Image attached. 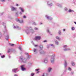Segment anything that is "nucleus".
<instances>
[{
  "mask_svg": "<svg viewBox=\"0 0 76 76\" xmlns=\"http://www.w3.org/2000/svg\"><path fill=\"white\" fill-rule=\"evenodd\" d=\"M1 53H0V56H1Z\"/></svg>",
  "mask_w": 76,
  "mask_h": 76,
  "instance_id": "obj_59",
  "label": "nucleus"
},
{
  "mask_svg": "<svg viewBox=\"0 0 76 76\" xmlns=\"http://www.w3.org/2000/svg\"><path fill=\"white\" fill-rule=\"evenodd\" d=\"M3 15V14H1V15Z\"/></svg>",
  "mask_w": 76,
  "mask_h": 76,
  "instance_id": "obj_63",
  "label": "nucleus"
},
{
  "mask_svg": "<svg viewBox=\"0 0 76 76\" xmlns=\"http://www.w3.org/2000/svg\"><path fill=\"white\" fill-rule=\"evenodd\" d=\"M47 4L48 6H53V5L52 3L51 2V1H48Z\"/></svg>",
  "mask_w": 76,
  "mask_h": 76,
  "instance_id": "obj_5",
  "label": "nucleus"
},
{
  "mask_svg": "<svg viewBox=\"0 0 76 76\" xmlns=\"http://www.w3.org/2000/svg\"><path fill=\"white\" fill-rule=\"evenodd\" d=\"M71 29L72 31H73L74 30H75V28L74 27H72L71 28Z\"/></svg>",
  "mask_w": 76,
  "mask_h": 76,
  "instance_id": "obj_21",
  "label": "nucleus"
},
{
  "mask_svg": "<svg viewBox=\"0 0 76 76\" xmlns=\"http://www.w3.org/2000/svg\"><path fill=\"white\" fill-rule=\"evenodd\" d=\"M0 1H2V2H4V1H5V0H0Z\"/></svg>",
  "mask_w": 76,
  "mask_h": 76,
  "instance_id": "obj_39",
  "label": "nucleus"
},
{
  "mask_svg": "<svg viewBox=\"0 0 76 76\" xmlns=\"http://www.w3.org/2000/svg\"><path fill=\"white\" fill-rule=\"evenodd\" d=\"M17 22H20V20L19 19H17Z\"/></svg>",
  "mask_w": 76,
  "mask_h": 76,
  "instance_id": "obj_37",
  "label": "nucleus"
},
{
  "mask_svg": "<svg viewBox=\"0 0 76 76\" xmlns=\"http://www.w3.org/2000/svg\"><path fill=\"white\" fill-rule=\"evenodd\" d=\"M11 9L12 11H15L17 9V8L16 7H15L13 6H11Z\"/></svg>",
  "mask_w": 76,
  "mask_h": 76,
  "instance_id": "obj_8",
  "label": "nucleus"
},
{
  "mask_svg": "<svg viewBox=\"0 0 76 76\" xmlns=\"http://www.w3.org/2000/svg\"><path fill=\"white\" fill-rule=\"evenodd\" d=\"M71 73H72V74H73L74 73V72H73V71H72V72H71Z\"/></svg>",
  "mask_w": 76,
  "mask_h": 76,
  "instance_id": "obj_47",
  "label": "nucleus"
},
{
  "mask_svg": "<svg viewBox=\"0 0 76 76\" xmlns=\"http://www.w3.org/2000/svg\"><path fill=\"white\" fill-rule=\"evenodd\" d=\"M74 53H75V54H76V52H74Z\"/></svg>",
  "mask_w": 76,
  "mask_h": 76,
  "instance_id": "obj_60",
  "label": "nucleus"
},
{
  "mask_svg": "<svg viewBox=\"0 0 76 76\" xmlns=\"http://www.w3.org/2000/svg\"><path fill=\"white\" fill-rule=\"evenodd\" d=\"M16 6H19V5H18V4H16Z\"/></svg>",
  "mask_w": 76,
  "mask_h": 76,
  "instance_id": "obj_48",
  "label": "nucleus"
},
{
  "mask_svg": "<svg viewBox=\"0 0 76 76\" xmlns=\"http://www.w3.org/2000/svg\"><path fill=\"white\" fill-rule=\"evenodd\" d=\"M64 10L65 11H67L68 10V9L66 7H65L64 8Z\"/></svg>",
  "mask_w": 76,
  "mask_h": 76,
  "instance_id": "obj_29",
  "label": "nucleus"
},
{
  "mask_svg": "<svg viewBox=\"0 0 76 76\" xmlns=\"http://www.w3.org/2000/svg\"><path fill=\"white\" fill-rule=\"evenodd\" d=\"M9 44H10V45H11V46H12V47H13V46H14V45H15L14 44H12L11 43H10Z\"/></svg>",
  "mask_w": 76,
  "mask_h": 76,
  "instance_id": "obj_27",
  "label": "nucleus"
},
{
  "mask_svg": "<svg viewBox=\"0 0 76 76\" xmlns=\"http://www.w3.org/2000/svg\"><path fill=\"white\" fill-rule=\"evenodd\" d=\"M34 73H32L31 74V76H34Z\"/></svg>",
  "mask_w": 76,
  "mask_h": 76,
  "instance_id": "obj_40",
  "label": "nucleus"
},
{
  "mask_svg": "<svg viewBox=\"0 0 76 76\" xmlns=\"http://www.w3.org/2000/svg\"><path fill=\"white\" fill-rule=\"evenodd\" d=\"M17 69H13V72H14V73H16V71Z\"/></svg>",
  "mask_w": 76,
  "mask_h": 76,
  "instance_id": "obj_24",
  "label": "nucleus"
},
{
  "mask_svg": "<svg viewBox=\"0 0 76 76\" xmlns=\"http://www.w3.org/2000/svg\"><path fill=\"white\" fill-rule=\"evenodd\" d=\"M76 36V34H74V35H73L74 37H75Z\"/></svg>",
  "mask_w": 76,
  "mask_h": 76,
  "instance_id": "obj_42",
  "label": "nucleus"
},
{
  "mask_svg": "<svg viewBox=\"0 0 76 76\" xmlns=\"http://www.w3.org/2000/svg\"><path fill=\"white\" fill-rule=\"evenodd\" d=\"M11 51H12V49H9L8 51V53H10V52H11Z\"/></svg>",
  "mask_w": 76,
  "mask_h": 76,
  "instance_id": "obj_28",
  "label": "nucleus"
},
{
  "mask_svg": "<svg viewBox=\"0 0 76 76\" xmlns=\"http://www.w3.org/2000/svg\"><path fill=\"white\" fill-rule=\"evenodd\" d=\"M56 6H58L59 7H62V5L59 4L58 3L56 4Z\"/></svg>",
  "mask_w": 76,
  "mask_h": 76,
  "instance_id": "obj_14",
  "label": "nucleus"
},
{
  "mask_svg": "<svg viewBox=\"0 0 76 76\" xmlns=\"http://www.w3.org/2000/svg\"><path fill=\"white\" fill-rule=\"evenodd\" d=\"M68 70H69V71H71L72 70V69H71V68L70 67H69L68 68Z\"/></svg>",
  "mask_w": 76,
  "mask_h": 76,
  "instance_id": "obj_26",
  "label": "nucleus"
},
{
  "mask_svg": "<svg viewBox=\"0 0 76 76\" xmlns=\"http://www.w3.org/2000/svg\"><path fill=\"white\" fill-rule=\"evenodd\" d=\"M52 70V68L51 67L49 68L48 69V72H50Z\"/></svg>",
  "mask_w": 76,
  "mask_h": 76,
  "instance_id": "obj_15",
  "label": "nucleus"
},
{
  "mask_svg": "<svg viewBox=\"0 0 76 76\" xmlns=\"http://www.w3.org/2000/svg\"><path fill=\"white\" fill-rule=\"evenodd\" d=\"M71 64L72 66H75V63L74 62H72Z\"/></svg>",
  "mask_w": 76,
  "mask_h": 76,
  "instance_id": "obj_31",
  "label": "nucleus"
},
{
  "mask_svg": "<svg viewBox=\"0 0 76 76\" xmlns=\"http://www.w3.org/2000/svg\"><path fill=\"white\" fill-rule=\"evenodd\" d=\"M39 73V71H38L37 72V73Z\"/></svg>",
  "mask_w": 76,
  "mask_h": 76,
  "instance_id": "obj_56",
  "label": "nucleus"
},
{
  "mask_svg": "<svg viewBox=\"0 0 76 76\" xmlns=\"http://www.w3.org/2000/svg\"><path fill=\"white\" fill-rule=\"evenodd\" d=\"M47 48H49V47H48V46L47 47Z\"/></svg>",
  "mask_w": 76,
  "mask_h": 76,
  "instance_id": "obj_57",
  "label": "nucleus"
},
{
  "mask_svg": "<svg viewBox=\"0 0 76 76\" xmlns=\"http://www.w3.org/2000/svg\"><path fill=\"white\" fill-rule=\"evenodd\" d=\"M71 49H70V48H65L64 49V51H69Z\"/></svg>",
  "mask_w": 76,
  "mask_h": 76,
  "instance_id": "obj_17",
  "label": "nucleus"
},
{
  "mask_svg": "<svg viewBox=\"0 0 76 76\" xmlns=\"http://www.w3.org/2000/svg\"><path fill=\"white\" fill-rule=\"evenodd\" d=\"M47 32L49 34H50V35H52V34H51V33H50V31H49V30L47 29Z\"/></svg>",
  "mask_w": 76,
  "mask_h": 76,
  "instance_id": "obj_19",
  "label": "nucleus"
},
{
  "mask_svg": "<svg viewBox=\"0 0 76 76\" xmlns=\"http://www.w3.org/2000/svg\"><path fill=\"white\" fill-rule=\"evenodd\" d=\"M25 54L26 55H27V54H28V53H25Z\"/></svg>",
  "mask_w": 76,
  "mask_h": 76,
  "instance_id": "obj_51",
  "label": "nucleus"
},
{
  "mask_svg": "<svg viewBox=\"0 0 76 76\" xmlns=\"http://www.w3.org/2000/svg\"><path fill=\"white\" fill-rule=\"evenodd\" d=\"M56 38L57 39H58V40H60V37L58 36H56Z\"/></svg>",
  "mask_w": 76,
  "mask_h": 76,
  "instance_id": "obj_25",
  "label": "nucleus"
},
{
  "mask_svg": "<svg viewBox=\"0 0 76 76\" xmlns=\"http://www.w3.org/2000/svg\"><path fill=\"white\" fill-rule=\"evenodd\" d=\"M20 60L21 61L23 62L24 63H26V59H23V57H21L20 58Z\"/></svg>",
  "mask_w": 76,
  "mask_h": 76,
  "instance_id": "obj_3",
  "label": "nucleus"
},
{
  "mask_svg": "<svg viewBox=\"0 0 76 76\" xmlns=\"http://www.w3.org/2000/svg\"><path fill=\"white\" fill-rule=\"evenodd\" d=\"M31 43H33V42H31Z\"/></svg>",
  "mask_w": 76,
  "mask_h": 76,
  "instance_id": "obj_62",
  "label": "nucleus"
},
{
  "mask_svg": "<svg viewBox=\"0 0 76 76\" xmlns=\"http://www.w3.org/2000/svg\"><path fill=\"white\" fill-rule=\"evenodd\" d=\"M25 31L27 34H29L30 33L32 34L34 33V30L33 29H32V28L31 27L29 28V29L25 30Z\"/></svg>",
  "mask_w": 76,
  "mask_h": 76,
  "instance_id": "obj_1",
  "label": "nucleus"
},
{
  "mask_svg": "<svg viewBox=\"0 0 76 76\" xmlns=\"http://www.w3.org/2000/svg\"><path fill=\"white\" fill-rule=\"evenodd\" d=\"M41 51H42V52H41V51L40 50L39 51L41 54H42V50Z\"/></svg>",
  "mask_w": 76,
  "mask_h": 76,
  "instance_id": "obj_45",
  "label": "nucleus"
},
{
  "mask_svg": "<svg viewBox=\"0 0 76 76\" xmlns=\"http://www.w3.org/2000/svg\"><path fill=\"white\" fill-rule=\"evenodd\" d=\"M65 63L64 64L65 68H66L67 66V62L66 61H65Z\"/></svg>",
  "mask_w": 76,
  "mask_h": 76,
  "instance_id": "obj_23",
  "label": "nucleus"
},
{
  "mask_svg": "<svg viewBox=\"0 0 76 76\" xmlns=\"http://www.w3.org/2000/svg\"><path fill=\"white\" fill-rule=\"evenodd\" d=\"M19 9L21 11V12L20 13V15H22V13H23V12H24V10H23V9L22 8L20 7H19Z\"/></svg>",
  "mask_w": 76,
  "mask_h": 76,
  "instance_id": "obj_10",
  "label": "nucleus"
},
{
  "mask_svg": "<svg viewBox=\"0 0 76 76\" xmlns=\"http://www.w3.org/2000/svg\"><path fill=\"white\" fill-rule=\"evenodd\" d=\"M64 48H66V47H67V46L66 45H64L63 46Z\"/></svg>",
  "mask_w": 76,
  "mask_h": 76,
  "instance_id": "obj_32",
  "label": "nucleus"
},
{
  "mask_svg": "<svg viewBox=\"0 0 76 76\" xmlns=\"http://www.w3.org/2000/svg\"><path fill=\"white\" fill-rule=\"evenodd\" d=\"M74 23L75 24V25H76V22H74Z\"/></svg>",
  "mask_w": 76,
  "mask_h": 76,
  "instance_id": "obj_55",
  "label": "nucleus"
},
{
  "mask_svg": "<svg viewBox=\"0 0 76 76\" xmlns=\"http://www.w3.org/2000/svg\"><path fill=\"white\" fill-rule=\"evenodd\" d=\"M24 67H25V65H23L21 66V68L22 71H24V70H25L26 69L24 68Z\"/></svg>",
  "mask_w": 76,
  "mask_h": 76,
  "instance_id": "obj_7",
  "label": "nucleus"
},
{
  "mask_svg": "<svg viewBox=\"0 0 76 76\" xmlns=\"http://www.w3.org/2000/svg\"><path fill=\"white\" fill-rule=\"evenodd\" d=\"M55 44H56V45H58V42L57 40H55Z\"/></svg>",
  "mask_w": 76,
  "mask_h": 76,
  "instance_id": "obj_16",
  "label": "nucleus"
},
{
  "mask_svg": "<svg viewBox=\"0 0 76 76\" xmlns=\"http://www.w3.org/2000/svg\"><path fill=\"white\" fill-rule=\"evenodd\" d=\"M66 31V29H63V32H64V31Z\"/></svg>",
  "mask_w": 76,
  "mask_h": 76,
  "instance_id": "obj_43",
  "label": "nucleus"
},
{
  "mask_svg": "<svg viewBox=\"0 0 76 76\" xmlns=\"http://www.w3.org/2000/svg\"><path fill=\"white\" fill-rule=\"evenodd\" d=\"M43 62L45 63H47L48 62V59L47 58H46L44 59Z\"/></svg>",
  "mask_w": 76,
  "mask_h": 76,
  "instance_id": "obj_9",
  "label": "nucleus"
},
{
  "mask_svg": "<svg viewBox=\"0 0 76 76\" xmlns=\"http://www.w3.org/2000/svg\"><path fill=\"white\" fill-rule=\"evenodd\" d=\"M34 29L36 30H38V28L35 27L34 28Z\"/></svg>",
  "mask_w": 76,
  "mask_h": 76,
  "instance_id": "obj_38",
  "label": "nucleus"
},
{
  "mask_svg": "<svg viewBox=\"0 0 76 76\" xmlns=\"http://www.w3.org/2000/svg\"><path fill=\"white\" fill-rule=\"evenodd\" d=\"M50 45L51 46H52V47L53 48H54V45H53L52 44H51Z\"/></svg>",
  "mask_w": 76,
  "mask_h": 76,
  "instance_id": "obj_30",
  "label": "nucleus"
},
{
  "mask_svg": "<svg viewBox=\"0 0 76 76\" xmlns=\"http://www.w3.org/2000/svg\"><path fill=\"white\" fill-rule=\"evenodd\" d=\"M23 20H22L21 21H20V22H19V23H23Z\"/></svg>",
  "mask_w": 76,
  "mask_h": 76,
  "instance_id": "obj_33",
  "label": "nucleus"
},
{
  "mask_svg": "<svg viewBox=\"0 0 76 76\" xmlns=\"http://www.w3.org/2000/svg\"><path fill=\"white\" fill-rule=\"evenodd\" d=\"M5 39L7 41H8V39H9V35H8L6 36Z\"/></svg>",
  "mask_w": 76,
  "mask_h": 76,
  "instance_id": "obj_20",
  "label": "nucleus"
},
{
  "mask_svg": "<svg viewBox=\"0 0 76 76\" xmlns=\"http://www.w3.org/2000/svg\"><path fill=\"white\" fill-rule=\"evenodd\" d=\"M68 12H69V13H71V12H74V11L70 9L68 10Z\"/></svg>",
  "mask_w": 76,
  "mask_h": 76,
  "instance_id": "obj_18",
  "label": "nucleus"
},
{
  "mask_svg": "<svg viewBox=\"0 0 76 76\" xmlns=\"http://www.w3.org/2000/svg\"><path fill=\"white\" fill-rule=\"evenodd\" d=\"M9 58H10V56H9Z\"/></svg>",
  "mask_w": 76,
  "mask_h": 76,
  "instance_id": "obj_58",
  "label": "nucleus"
},
{
  "mask_svg": "<svg viewBox=\"0 0 76 76\" xmlns=\"http://www.w3.org/2000/svg\"><path fill=\"white\" fill-rule=\"evenodd\" d=\"M14 76H18V75L16 74H15L14 75Z\"/></svg>",
  "mask_w": 76,
  "mask_h": 76,
  "instance_id": "obj_54",
  "label": "nucleus"
},
{
  "mask_svg": "<svg viewBox=\"0 0 76 76\" xmlns=\"http://www.w3.org/2000/svg\"><path fill=\"white\" fill-rule=\"evenodd\" d=\"M34 46H35V47H37V46H38V45H34Z\"/></svg>",
  "mask_w": 76,
  "mask_h": 76,
  "instance_id": "obj_53",
  "label": "nucleus"
},
{
  "mask_svg": "<svg viewBox=\"0 0 76 76\" xmlns=\"http://www.w3.org/2000/svg\"><path fill=\"white\" fill-rule=\"evenodd\" d=\"M38 70H39V69H37L36 70V71H38Z\"/></svg>",
  "mask_w": 76,
  "mask_h": 76,
  "instance_id": "obj_50",
  "label": "nucleus"
},
{
  "mask_svg": "<svg viewBox=\"0 0 76 76\" xmlns=\"http://www.w3.org/2000/svg\"><path fill=\"white\" fill-rule=\"evenodd\" d=\"M14 29H21V28L20 27H19L17 26L16 27L15 26H14Z\"/></svg>",
  "mask_w": 76,
  "mask_h": 76,
  "instance_id": "obj_11",
  "label": "nucleus"
},
{
  "mask_svg": "<svg viewBox=\"0 0 76 76\" xmlns=\"http://www.w3.org/2000/svg\"><path fill=\"white\" fill-rule=\"evenodd\" d=\"M66 69L65 70V72H66Z\"/></svg>",
  "mask_w": 76,
  "mask_h": 76,
  "instance_id": "obj_61",
  "label": "nucleus"
},
{
  "mask_svg": "<svg viewBox=\"0 0 76 76\" xmlns=\"http://www.w3.org/2000/svg\"><path fill=\"white\" fill-rule=\"evenodd\" d=\"M45 17L48 19H49V20H51L52 19V18H51V17H49L47 15H46Z\"/></svg>",
  "mask_w": 76,
  "mask_h": 76,
  "instance_id": "obj_13",
  "label": "nucleus"
},
{
  "mask_svg": "<svg viewBox=\"0 0 76 76\" xmlns=\"http://www.w3.org/2000/svg\"><path fill=\"white\" fill-rule=\"evenodd\" d=\"M18 48L19 50H22V48H21V47H19Z\"/></svg>",
  "mask_w": 76,
  "mask_h": 76,
  "instance_id": "obj_34",
  "label": "nucleus"
},
{
  "mask_svg": "<svg viewBox=\"0 0 76 76\" xmlns=\"http://www.w3.org/2000/svg\"><path fill=\"white\" fill-rule=\"evenodd\" d=\"M4 57H5V56L4 55H3V56H1V58H3Z\"/></svg>",
  "mask_w": 76,
  "mask_h": 76,
  "instance_id": "obj_36",
  "label": "nucleus"
},
{
  "mask_svg": "<svg viewBox=\"0 0 76 76\" xmlns=\"http://www.w3.org/2000/svg\"><path fill=\"white\" fill-rule=\"evenodd\" d=\"M74 2H76V0H73Z\"/></svg>",
  "mask_w": 76,
  "mask_h": 76,
  "instance_id": "obj_52",
  "label": "nucleus"
},
{
  "mask_svg": "<svg viewBox=\"0 0 76 76\" xmlns=\"http://www.w3.org/2000/svg\"><path fill=\"white\" fill-rule=\"evenodd\" d=\"M47 42V40H44L43 41V42Z\"/></svg>",
  "mask_w": 76,
  "mask_h": 76,
  "instance_id": "obj_46",
  "label": "nucleus"
},
{
  "mask_svg": "<svg viewBox=\"0 0 76 76\" xmlns=\"http://www.w3.org/2000/svg\"><path fill=\"white\" fill-rule=\"evenodd\" d=\"M55 54H53L52 55V56L51 57V58H50V61L52 63H54V62L55 60Z\"/></svg>",
  "mask_w": 76,
  "mask_h": 76,
  "instance_id": "obj_2",
  "label": "nucleus"
},
{
  "mask_svg": "<svg viewBox=\"0 0 76 76\" xmlns=\"http://www.w3.org/2000/svg\"><path fill=\"white\" fill-rule=\"evenodd\" d=\"M33 51L34 54H36L38 52V50L35 48H34V49Z\"/></svg>",
  "mask_w": 76,
  "mask_h": 76,
  "instance_id": "obj_12",
  "label": "nucleus"
},
{
  "mask_svg": "<svg viewBox=\"0 0 76 76\" xmlns=\"http://www.w3.org/2000/svg\"><path fill=\"white\" fill-rule=\"evenodd\" d=\"M2 25L4 26V28L5 29V30L4 31V33L5 34V33L6 32V31H7V30H6V29L5 24L4 23H2Z\"/></svg>",
  "mask_w": 76,
  "mask_h": 76,
  "instance_id": "obj_4",
  "label": "nucleus"
},
{
  "mask_svg": "<svg viewBox=\"0 0 76 76\" xmlns=\"http://www.w3.org/2000/svg\"><path fill=\"white\" fill-rule=\"evenodd\" d=\"M33 24L34 25H37V23H35V22H34Z\"/></svg>",
  "mask_w": 76,
  "mask_h": 76,
  "instance_id": "obj_41",
  "label": "nucleus"
},
{
  "mask_svg": "<svg viewBox=\"0 0 76 76\" xmlns=\"http://www.w3.org/2000/svg\"><path fill=\"white\" fill-rule=\"evenodd\" d=\"M41 38V37L40 36H36L35 37V39L36 41H38V40H40Z\"/></svg>",
  "mask_w": 76,
  "mask_h": 76,
  "instance_id": "obj_6",
  "label": "nucleus"
},
{
  "mask_svg": "<svg viewBox=\"0 0 76 76\" xmlns=\"http://www.w3.org/2000/svg\"><path fill=\"white\" fill-rule=\"evenodd\" d=\"M61 30H59V31L58 34H59V35H61Z\"/></svg>",
  "mask_w": 76,
  "mask_h": 76,
  "instance_id": "obj_35",
  "label": "nucleus"
},
{
  "mask_svg": "<svg viewBox=\"0 0 76 76\" xmlns=\"http://www.w3.org/2000/svg\"><path fill=\"white\" fill-rule=\"evenodd\" d=\"M42 23H40V25H42Z\"/></svg>",
  "mask_w": 76,
  "mask_h": 76,
  "instance_id": "obj_49",
  "label": "nucleus"
},
{
  "mask_svg": "<svg viewBox=\"0 0 76 76\" xmlns=\"http://www.w3.org/2000/svg\"><path fill=\"white\" fill-rule=\"evenodd\" d=\"M42 48H43V46L42 45H40L39 46V48L41 49V50H42Z\"/></svg>",
  "mask_w": 76,
  "mask_h": 76,
  "instance_id": "obj_22",
  "label": "nucleus"
},
{
  "mask_svg": "<svg viewBox=\"0 0 76 76\" xmlns=\"http://www.w3.org/2000/svg\"><path fill=\"white\" fill-rule=\"evenodd\" d=\"M26 18V16L25 15H24L23 16V18Z\"/></svg>",
  "mask_w": 76,
  "mask_h": 76,
  "instance_id": "obj_44",
  "label": "nucleus"
},
{
  "mask_svg": "<svg viewBox=\"0 0 76 76\" xmlns=\"http://www.w3.org/2000/svg\"><path fill=\"white\" fill-rule=\"evenodd\" d=\"M0 38H1V37H0Z\"/></svg>",
  "mask_w": 76,
  "mask_h": 76,
  "instance_id": "obj_64",
  "label": "nucleus"
}]
</instances>
